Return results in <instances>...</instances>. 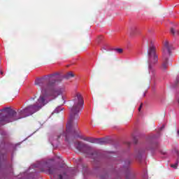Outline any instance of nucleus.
Masks as SVG:
<instances>
[{"instance_id":"1","label":"nucleus","mask_w":179,"mask_h":179,"mask_svg":"<svg viewBox=\"0 0 179 179\" xmlns=\"http://www.w3.org/2000/svg\"><path fill=\"white\" fill-rule=\"evenodd\" d=\"M57 82H61V76L58 73H53L45 76L43 78H38L35 80V85L41 89V95L38 99L37 102L34 105H29L22 110H18L17 113L10 108H5L3 111L6 114L0 113V127L8 124V122H13V121H17L21 118H26L29 115H33L37 111H40L42 107L48 104L51 101V99H55L57 96L61 94V90L55 89Z\"/></svg>"},{"instance_id":"2","label":"nucleus","mask_w":179,"mask_h":179,"mask_svg":"<svg viewBox=\"0 0 179 179\" xmlns=\"http://www.w3.org/2000/svg\"><path fill=\"white\" fill-rule=\"evenodd\" d=\"M72 102L73 106L70 108V116L66 124V132H63L57 136V139L61 137L65 138L66 142H69V135H76L79 132L78 121L80 119L79 114L85 104L83 96L80 92H76L73 94Z\"/></svg>"},{"instance_id":"3","label":"nucleus","mask_w":179,"mask_h":179,"mask_svg":"<svg viewBox=\"0 0 179 179\" xmlns=\"http://www.w3.org/2000/svg\"><path fill=\"white\" fill-rule=\"evenodd\" d=\"M173 49V45L169 43V41H166L164 42L163 48V63L161 67L162 71L167 69V66H169V57L171 55V50Z\"/></svg>"},{"instance_id":"4","label":"nucleus","mask_w":179,"mask_h":179,"mask_svg":"<svg viewBox=\"0 0 179 179\" xmlns=\"http://www.w3.org/2000/svg\"><path fill=\"white\" fill-rule=\"evenodd\" d=\"M148 55L150 72H153L152 65L157 64V61H159V57L157 56V54H156V46H155L152 41L150 42L149 50L148 51Z\"/></svg>"},{"instance_id":"5","label":"nucleus","mask_w":179,"mask_h":179,"mask_svg":"<svg viewBox=\"0 0 179 179\" xmlns=\"http://www.w3.org/2000/svg\"><path fill=\"white\" fill-rule=\"evenodd\" d=\"M74 146L78 152H83V149H87V157H91V159H93L94 160H96V158L99 156L96 151H93V150H92V148L80 141L74 143Z\"/></svg>"},{"instance_id":"6","label":"nucleus","mask_w":179,"mask_h":179,"mask_svg":"<svg viewBox=\"0 0 179 179\" xmlns=\"http://www.w3.org/2000/svg\"><path fill=\"white\" fill-rule=\"evenodd\" d=\"M41 171H46V173H48L51 176H55V174H58L59 169L51 165L50 162H46L43 164V168L41 169Z\"/></svg>"},{"instance_id":"7","label":"nucleus","mask_w":179,"mask_h":179,"mask_svg":"<svg viewBox=\"0 0 179 179\" xmlns=\"http://www.w3.org/2000/svg\"><path fill=\"white\" fill-rule=\"evenodd\" d=\"M94 143H97L98 145H107L108 141L106 138H95Z\"/></svg>"},{"instance_id":"8","label":"nucleus","mask_w":179,"mask_h":179,"mask_svg":"<svg viewBox=\"0 0 179 179\" xmlns=\"http://www.w3.org/2000/svg\"><path fill=\"white\" fill-rule=\"evenodd\" d=\"M71 78H75V74H73L72 71H69V73L64 75L65 79H71Z\"/></svg>"},{"instance_id":"9","label":"nucleus","mask_w":179,"mask_h":179,"mask_svg":"<svg viewBox=\"0 0 179 179\" xmlns=\"http://www.w3.org/2000/svg\"><path fill=\"white\" fill-rule=\"evenodd\" d=\"M95 140H96V138H92L90 137H86V138H83V141H86V142H90V143H94Z\"/></svg>"},{"instance_id":"10","label":"nucleus","mask_w":179,"mask_h":179,"mask_svg":"<svg viewBox=\"0 0 179 179\" xmlns=\"http://www.w3.org/2000/svg\"><path fill=\"white\" fill-rule=\"evenodd\" d=\"M136 31V27H131L129 29L130 36H134V34H135Z\"/></svg>"},{"instance_id":"11","label":"nucleus","mask_w":179,"mask_h":179,"mask_svg":"<svg viewBox=\"0 0 179 179\" xmlns=\"http://www.w3.org/2000/svg\"><path fill=\"white\" fill-rule=\"evenodd\" d=\"M171 34H173V36H176V34H179V31L174 29V28L171 29Z\"/></svg>"},{"instance_id":"12","label":"nucleus","mask_w":179,"mask_h":179,"mask_svg":"<svg viewBox=\"0 0 179 179\" xmlns=\"http://www.w3.org/2000/svg\"><path fill=\"white\" fill-rule=\"evenodd\" d=\"M62 108H61V107H57V108H56L55 109V110H54V113L55 114H58V113H59V111H62Z\"/></svg>"},{"instance_id":"13","label":"nucleus","mask_w":179,"mask_h":179,"mask_svg":"<svg viewBox=\"0 0 179 179\" xmlns=\"http://www.w3.org/2000/svg\"><path fill=\"white\" fill-rule=\"evenodd\" d=\"M114 51H115L118 54H122V52H123V50L122 48L114 49Z\"/></svg>"},{"instance_id":"14","label":"nucleus","mask_w":179,"mask_h":179,"mask_svg":"<svg viewBox=\"0 0 179 179\" xmlns=\"http://www.w3.org/2000/svg\"><path fill=\"white\" fill-rule=\"evenodd\" d=\"M178 166V161H177L175 164H171V167H173V169H177Z\"/></svg>"},{"instance_id":"15","label":"nucleus","mask_w":179,"mask_h":179,"mask_svg":"<svg viewBox=\"0 0 179 179\" xmlns=\"http://www.w3.org/2000/svg\"><path fill=\"white\" fill-rule=\"evenodd\" d=\"M178 83H179V77H177L176 80L175 81L174 87H176V86H177V85H178Z\"/></svg>"},{"instance_id":"16","label":"nucleus","mask_w":179,"mask_h":179,"mask_svg":"<svg viewBox=\"0 0 179 179\" xmlns=\"http://www.w3.org/2000/svg\"><path fill=\"white\" fill-rule=\"evenodd\" d=\"M153 146H154L153 149H157V148H159V143H155L153 144Z\"/></svg>"},{"instance_id":"17","label":"nucleus","mask_w":179,"mask_h":179,"mask_svg":"<svg viewBox=\"0 0 179 179\" xmlns=\"http://www.w3.org/2000/svg\"><path fill=\"white\" fill-rule=\"evenodd\" d=\"M125 164H126V166H129V164H131V161L129 159H127L126 162H125Z\"/></svg>"},{"instance_id":"18","label":"nucleus","mask_w":179,"mask_h":179,"mask_svg":"<svg viewBox=\"0 0 179 179\" xmlns=\"http://www.w3.org/2000/svg\"><path fill=\"white\" fill-rule=\"evenodd\" d=\"M134 143H135V145H136V143H138V138H136V137L134 138Z\"/></svg>"},{"instance_id":"19","label":"nucleus","mask_w":179,"mask_h":179,"mask_svg":"<svg viewBox=\"0 0 179 179\" xmlns=\"http://www.w3.org/2000/svg\"><path fill=\"white\" fill-rule=\"evenodd\" d=\"M142 106H143V104L141 103L140 107L138 108V111H141V110H142Z\"/></svg>"},{"instance_id":"20","label":"nucleus","mask_w":179,"mask_h":179,"mask_svg":"<svg viewBox=\"0 0 179 179\" xmlns=\"http://www.w3.org/2000/svg\"><path fill=\"white\" fill-rule=\"evenodd\" d=\"M58 179H62V175L59 174V178Z\"/></svg>"},{"instance_id":"21","label":"nucleus","mask_w":179,"mask_h":179,"mask_svg":"<svg viewBox=\"0 0 179 179\" xmlns=\"http://www.w3.org/2000/svg\"><path fill=\"white\" fill-rule=\"evenodd\" d=\"M0 73H1V75H3V71H1Z\"/></svg>"},{"instance_id":"22","label":"nucleus","mask_w":179,"mask_h":179,"mask_svg":"<svg viewBox=\"0 0 179 179\" xmlns=\"http://www.w3.org/2000/svg\"><path fill=\"white\" fill-rule=\"evenodd\" d=\"M178 136H179V130L177 131Z\"/></svg>"},{"instance_id":"23","label":"nucleus","mask_w":179,"mask_h":179,"mask_svg":"<svg viewBox=\"0 0 179 179\" xmlns=\"http://www.w3.org/2000/svg\"><path fill=\"white\" fill-rule=\"evenodd\" d=\"M128 176H129V175H127V176H126V179H129Z\"/></svg>"},{"instance_id":"24","label":"nucleus","mask_w":179,"mask_h":179,"mask_svg":"<svg viewBox=\"0 0 179 179\" xmlns=\"http://www.w3.org/2000/svg\"><path fill=\"white\" fill-rule=\"evenodd\" d=\"M163 128H164V127H162L161 128V129H163Z\"/></svg>"},{"instance_id":"25","label":"nucleus","mask_w":179,"mask_h":179,"mask_svg":"<svg viewBox=\"0 0 179 179\" xmlns=\"http://www.w3.org/2000/svg\"><path fill=\"white\" fill-rule=\"evenodd\" d=\"M31 100H34V98H31Z\"/></svg>"}]
</instances>
